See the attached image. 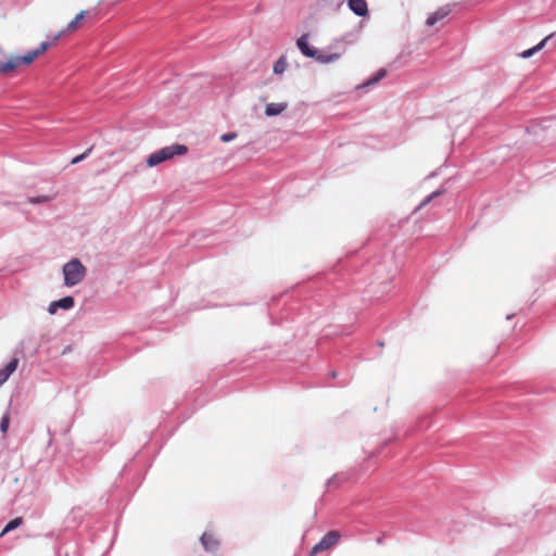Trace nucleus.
<instances>
[{"label":"nucleus","mask_w":556,"mask_h":556,"mask_svg":"<svg viewBox=\"0 0 556 556\" xmlns=\"http://www.w3.org/2000/svg\"><path fill=\"white\" fill-rule=\"evenodd\" d=\"M86 267L78 258H73L63 266L64 285L74 287L81 282L86 276Z\"/></svg>","instance_id":"obj_2"},{"label":"nucleus","mask_w":556,"mask_h":556,"mask_svg":"<svg viewBox=\"0 0 556 556\" xmlns=\"http://www.w3.org/2000/svg\"><path fill=\"white\" fill-rule=\"evenodd\" d=\"M237 136H238V135H237V132H235V131H232V132H227V134H224V135H222V136H220V140H222L223 142H229V141H231V140L236 139V138H237Z\"/></svg>","instance_id":"obj_21"},{"label":"nucleus","mask_w":556,"mask_h":556,"mask_svg":"<svg viewBox=\"0 0 556 556\" xmlns=\"http://www.w3.org/2000/svg\"><path fill=\"white\" fill-rule=\"evenodd\" d=\"M201 542L206 551H215L219 545V540L214 532H204Z\"/></svg>","instance_id":"obj_8"},{"label":"nucleus","mask_w":556,"mask_h":556,"mask_svg":"<svg viewBox=\"0 0 556 556\" xmlns=\"http://www.w3.org/2000/svg\"><path fill=\"white\" fill-rule=\"evenodd\" d=\"M10 426V414L5 413L0 420V431L7 433Z\"/></svg>","instance_id":"obj_18"},{"label":"nucleus","mask_w":556,"mask_h":556,"mask_svg":"<svg viewBox=\"0 0 556 556\" xmlns=\"http://www.w3.org/2000/svg\"><path fill=\"white\" fill-rule=\"evenodd\" d=\"M23 523L22 517H16L12 519L10 522L7 523L2 532L0 533V536L4 535L5 533L18 528Z\"/></svg>","instance_id":"obj_13"},{"label":"nucleus","mask_w":556,"mask_h":556,"mask_svg":"<svg viewBox=\"0 0 556 556\" xmlns=\"http://www.w3.org/2000/svg\"><path fill=\"white\" fill-rule=\"evenodd\" d=\"M296 46L298 48L300 49V51L307 58H315L316 56V50L313 49L309 45H308V35L307 34H304L302 35L298 41H296Z\"/></svg>","instance_id":"obj_6"},{"label":"nucleus","mask_w":556,"mask_h":556,"mask_svg":"<svg viewBox=\"0 0 556 556\" xmlns=\"http://www.w3.org/2000/svg\"><path fill=\"white\" fill-rule=\"evenodd\" d=\"M50 48V43L41 42L39 48L27 52L25 55H11L8 61L0 63V71L7 74L23 65H30L38 56L42 55Z\"/></svg>","instance_id":"obj_1"},{"label":"nucleus","mask_w":556,"mask_h":556,"mask_svg":"<svg viewBox=\"0 0 556 556\" xmlns=\"http://www.w3.org/2000/svg\"><path fill=\"white\" fill-rule=\"evenodd\" d=\"M340 540V533L338 531H329L323 539L314 545L309 556H316L320 552H325L333 547Z\"/></svg>","instance_id":"obj_4"},{"label":"nucleus","mask_w":556,"mask_h":556,"mask_svg":"<svg viewBox=\"0 0 556 556\" xmlns=\"http://www.w3.org/2000/svg\"><path fill=\"white\" fill-rule=\"evenodd\" d=\"M450 13H451L450 5L441 7L428 16L426 24L431 27V26L435 25L439 21L446 17Z\"/></svg>","instance_id":"obj_5"},{"label":"nucleus","mask_w":556,"mask_h":556,"mask_svg":"<svg viewBox=\"0 0 556 556\" xmlns=\"http://www.w3.org/2000/svg\"><path fill=\"white\" fill-rule=\"evenodd\" d=\"M315 58L320 63H330V62L339 60L340 54L339 53H332V54H317L316 53Z\"/></svg>","instance_id":"obj_14"},{"label":"nucleus","mask_w":556,"mask_h":556,"mask_svg":"<svg viewBox=\"0 0 556 556\" xmlns=\"http://www.w3.org/2000/svg\"><path fill=\"white\" fill-rule=\"evenodd\" d=\"M288 108V103L279 102V103H269L265 108L266 116H276L285 112Z\"/></svg>","instance_id":"obj_11"},{"label":"nucleus","mask_w":556,"mask_h":556,"mask_svg":"<svg viewBox=\"0 0 556 556\" xmlns=\"http://www.w3.org/2000/svg\"><path fill=\"white\" fill-rule=\"evenodd\" d=\"M386 74H387V71H386V70H380V71L376 74V76H374L372 78H370V79L368 80V83H367V84H368V85H374V84L378 83L381 78H383V77L386 76Z\"/></svg>","instance_id":"obj_19"},{"label":"nucleus","mask_w":556,"mask_h":556,"mask_svg":"<svg viewBox=\"0 0 556 556\" xmlns=\"http://www.w3.org/2000/svg\"><path fill=\"white\" fill-rule=\"evenodd\" d=\"M431 198H432V195H431V197H429V198L425 201V203L430 202V199H431Z\"/></svg>","instance_id":"obj_22"},{"label":"nucleus","mask_w":556,"mask_h":556,"mask_svg":"<svg viewBox=\"0 0 556 556\" xmlns=\"http://www.w3.org/2000/svg\"><path fill=\"white\" fill-rule=\"evenodd\" d=\"M85 17V11H81L80 13H78L75 18L73 21H71L67 25V31H75L78 26H79V23L80 21Z\"/></svg>","instance_id":"obj_16"},{"label":"nucleus","mask_w":556,"mask_h":556,"mask_svg":"<svg viewBox=\"0 0 556 556\" xmlns=\"http://www.w3.org/2000/svg\"><path fill=\"white\" fill-rule=\"evenodd\" d=\"M92 148H89L87 149L84 153L75 156L73 160H72V164H77L79 162H81L84 159H86L88 156V154L91 152Z\"/></svg>","instance_id":"obj_20"},{"label":"nucleus","mask_w":556,"mask_h":556,"mask_svg":"<svg viewBox=\"0 0 556 556\" xmlns=\"http://www.w3.org/2000/svg\"><path fill=\"white\" fill-rule=\"evenodd\" d=\"M287 68L286 58L280 56L274 64L273 71L275 74H282Z\"/></svg>","instance_id":"obj_15"},{"label":"nucleus","mask_w":556,"mask_h":556,"mask_svg":"<svg viewBox=\"0 0 556 556\" xmlns=\"http://www.w3.org/2000/svg\"><path fill=\"white\" fill-rule=\"evenodd\" d=\"M74 303H75L74 302V298L65 296L63 299H60L58 301L52 302L49 305V313L50 314H55L58 308L70 309V308H72L74 306Z\"/></svg>","instance_id":"obj_7"},{"label":"nucleus","mask_w":556,"mask_h":556,"mask_svg":"<svg viewBox=\"0 0 556 556\" xmlns=\"http://www.w3.org/2000/svg\"><path fill=\"white\" fill-rule=\"evenodd\" d=\"M188 151L187 147L184 144H173L169 147L162 148L161 150L152 153L148 160L147 164L150 167L156 166L164 161L170 160L175 155H184Z\"/></svg>","instance_id":"obj_3"},{"label":"nucleus","mask_w":556,"mask_h":556,"mask_svg":"<svg viewBox=\"0 0 556 556\" xmlns=\"http://www.w3.org/2000/svg\"><path fill=\"white\" fill-rule=\"evenodd\" d=\"M348 5L358 16H365L368 13L366 0H348Z\"/></svg>","instance_id":"obj_9"},{"label":"nucleus","mask_w":556,"mask_h":556,"mask_svg":"<svg viewBox=\"0 0 556 556\" xmlns=\"http://www.w3.org/2000/svg\"><path fill=\"white\" fill-rule=\"evenodd\" d=\"M54 194L52 195H41V197H30L28 198V202L31 204H40V203H47L54 199Z\"/></svg>","instance_id":"obj_17"},{"label":"nucleus","mask_w":556,"mask_h":556,"mask_svg":"<svg viewBox=\"0 0 556 556\" xmlns=\"http://www.w3.org/2000/svg\"><path fill=\"white\" fill-rule=\"evenodd\" d=\"M551 37H552V35H549V36L545 37V38H544L543 40H541L536 46H534V47H532V48H530V49H528V50H525L523 52H521V53H520V56H521L522 59L531 58L534 53H536V52L541 51V50L545 47V45H546L547 40H548Z\"/></svg>","instance_id":"obj_12"},{"label":"nucleus","mask_w":556,"mask_h":556,"mask_svg":"<svg viewBox=\"0 0 556 556\" xmlns=\"http://www.w3.org/2000/svg\"><path fill=\"white\" fill-rule=\"evenodd\" d=\"M18 362V358L15 357L11 359L4 368L0 369V386H2L9 379V377L16 370Z\"/></svg>","instance_id":"obj_10"}]
</instances>
